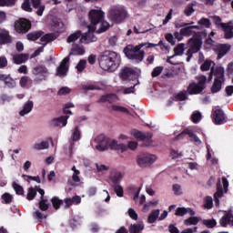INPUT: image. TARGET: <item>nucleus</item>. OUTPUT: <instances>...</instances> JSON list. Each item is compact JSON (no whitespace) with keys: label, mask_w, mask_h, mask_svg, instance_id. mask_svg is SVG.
<instances>
[{"label":"nucleus","mask_w":233,"mask_h":233,"mask_svg":"<svg viewBox=\"0 0 233 233\" xmlns=\"http://www.w3.org/2000/svg\"><path fill=\"white\" fill-rule=\"evenodd\" d=\"M122 179L123 174H121V172H116L110 177V180L112 181L113 185H119Z\"/></svg>","instance_id":"37"},{"label":"nucleus","mask_w":233,"mask_h":233,"mask_svg":"<svg viewBox=\"0 0 233 233\" xmlns=\"http://www.w3.org/2000/svg\"><path fill=\"white\" fill-rule=\"evenodd\" d=\"M198 85H199V86L205 90V85L207 84V76H198Z\"/></svg>","instance_id":"59"},{"label":"nucleus","mask_w":233,"mask_h":233,"mask_svg":"<svg viewBox=\"0 0 233 233\" xmlns=\"http://www.w3.org/2000/svg\"><path fill=\"white\" fill-rule=\"evenodd\" d=\"M107 15L113 23H121L127 17V11L123 6L116 5L111 7Z\"/></svg>","instance_id":"5"},{"label":"nucleus","mask_w":233,"mask_h":233,"mask_svg":"<svg viewBox=\"0 0 233 233\" xmlns=\"http://www.w3.org/2000/svg\"><path fill=\"white\" fill-rule=\"evenodd\" d=\"M93 32L94 31L89 30L88 33L82 35L80 42L85 43L86 45H88V43H96V41H97V36L95 35Z\"/></svg>","instance_id":"17"},{"label":"nucleus","mask_w":233,"mask_h":233,"mask_svg":"<svg viewBox=\"0 0 233 233\" xmlns=\"http://www.w3.org/2000/svg\"><path fill=\"white\" fill-rule=\"evenodd\" d=\"M187 96L188 91H182L176 96V99L178 101H185L186 99H188Z\"/></svg>","instance_id":"54"},{"label":"nucleus","mask_w":233,"mask_h":233,"mask_svg":"<svg viewBox=\"0 0 233 233\" xmlns=\"http://www.w3.org/2000/svg\"><path fill=\"white\" fill-rule=\"evenodd\" d=\"M43 35V32L42 31H35L33 33H29L27 35V39L29 41H37V39H39V37H41Z\"/></svg>","instance_id":"40"},{"label":"nucleus","mask_w":233,"mask_h":233,"mask_svg":"<svg viewBox=\"0 0 233 233\" xmlns=\"http://www.w3.org/2000/svg\"><path fill=\"white\" fill-rule=\"evenodd\" d=\"M219 225L221 227L228 225L233 227V214L230 211H225V215L219 219Z\"/></svg>","instance_id":"15"},{"label":"nucleus","mask_w":233,"mask_h":233,"mask_svg":"<svg viewBox=\"0 0 233 233\" xmlns=\"http://www.w3.org/2000/svg\"><path fill=\"white\" fill-rule=\"evenodd\" d=\"M36 194H37L36 187H29L27 190L26 199H28V201H32V199H34V198H35Z\"/></svg>","instance_id":"43"},{"label":"nucleus","mask_w":233,"mask_h":233,"mask_svg":"<svg viewBox=\"0 0 233 233\" xmlns=\"http://www.w3.org/2000/svg\"><path fill=\"white\" fill-rule=\"evenodd\" d=\"M108 148L111 150H120V152H126L128 150V147L123 143L117 144L116 140L108 138Z\"/></svg>","instance_id":"14"},{"label":"nucleus","mask_w":233,"mask_h":233,"mask_svg":"<svg viewBox=\"0 0 233 233\" xmlns=\"http://www.w3.org/2000/svg\"><path fill=\"white\" fill-rule=\"evenodd\" d=\"M198 223H199V218H198V217H190L187 219L184 220V224L187 226L198 225Z\"/></svg>","instance_id":"46"},{"label":"nucleus","mask_w":233,"mask_h":233,"mask_svg":"<svg viewBox=\"0 0 233 233\" xmlns=\"http://www.w3.org/2000/svg\"><path fill=\"white\" fill-rule=\"evenodd\" d=\"M133 136L136 139H140V141H147L150 143L152 140V133H143L141 131L135 130L133 131Z\"/></svg>","instance_id":"18"},{"label":"nucleus","mask_w":233,"mask_h":233,"mask_svg":"<svg viewBox=\"0 0 233 233\" xmlns=\"http://www.w3.org/2000/svg\"><path fill=\"white\" fill-rule=\"evenodd\" d=\"M79 37H83V33H81V31H76L67 37L66 43H76Z\"/></svg>","instance_id":"35"},{"label":"nucleus","mask_w":233,"mask_h":233,"mask_svg":"<svg viewBox=\"0 0 233 233\" xmlns=\"http://www.w3.org/2000/svg\"><path fill=\"white\" fill-rule=\"evenodd\" d=\"M50 143L48 141H42L40 143H36L34 146L35 150H45L49 148Z\"/></svg>","instance_id":"39"},{"label":"nucleus","mask_w":233,"mask_h":233,"mask_svg":"<svg viewBox=\"0 0 233 233\" xmlns=\"http://www.w3.org/2000/svg\"><path fill=\"white\" fill-rule=\"evenodd\" d=\"M13 188L15 192L18 194V196H23L25 194V189H23V187L15 182L13 183Z\"/></svg>","instance_id":"49"},{"label":"nucleus","mask_w":233,"mask_h":233,"mask_svg":"<svg viewBox=\"0 0 233 233\" xmlns=\"http://www.w3.org/2000/svg\"><path fill=\"white\" fill-rule=\"evenodd\" d=\"M13 61L15 65H22V63H26L28 61L27 54H16L13 56Z\"/></svg>","instance_id":"25"},{"label":"nucleus","mask_w":233,"mask_h":233,"mask_svg":"<svg viewBox=\"0 0 233 233\" xmlns=\"http://www.w3.org/2000/svg\"><path fill=\"white\" fill-rule=\"evenodd\" d=\"M34 8H37L36 14L37 15H43V12H45V5H41V0H31Z\"/></svg>","instance_id":"33"},{"label":"nucleus","mask_w":233,"mask_h":233,"mask_svg":"<svg viewBox=\"0 0 233 233\" xmlns=\"http://www.w3.org/2000/svg\"><path fill=\"white\" fill-rule=\"evenodd\" d=\"M94 141L96 143V149L98 152H105V150L108 149V138L105 135L96 136Z\"/></svg>","instance_id":"8"},{"label":"nucleus","mask_w":233,"mask_h":233,"mask_svg":"<svg viewBox=\"0 0 233 233\" xmlns=\"http://www.w3.org/2000/svg\"><path fill=\"white\" fill-rule=\"evenodd\" d=\"M159 212L160 210L159 209H155L153 210L148 218H147V221L148 223H156V219H157V218H159Z\"/></svg>","instance_id":"38"},{"label":"nucleus","mask_w":233,"mask_h":233,"mask_svg":"<svg viewBox=\"0 0 233 233\" xmlns=\"http://www.w3.org/2000/svg\"><path fill=\"white\" fill-rule=\"evenodd\" d=\"M223 197V187H221V180L217 183V192L214 194L215 203L219 205V198Z\"/></svg>","instance_id":"29"},{"label":"nucleus","mask_w":233,"mask_h":233,"mask_svg":"<svg viewBox=\"0 0 233 233\" xmlns=\"http://www.w3.org/2000/svg\"><path fill=\"white\" fill-rule=\"evenodd\" d=\"M214 66H216V64L212 60H206L200 66V69L202 72H208V70L210 68V79H212V76L214 75Z\"/></svg>","instance_id":"19"},{"label":"nucleus","mask_w":233,"mask_h":233,"mask_svg":"<svg viewBox=\"0 0 233 233\" xmlns=\"http://www.w3.org/2000/svg\"><path fill=\"white\" fill-rule=\"evenodd\" d=\"M50 208V204L48 203V199L41 198L39 201V208L40 210L46 211Z\"/></svg>","instance_id":"42"},{"label":"nucleus","mask_w":233,"mask_h":233,"mask_svg":"<svg viewBox=\"0 0 233 233\" xmlns=\"http://www.w3.org/2000/svg\"><path fill=\"white\" fill-rule=\"evenodd\" d=\"M32 28V24L25 18H21L15 23V30L17 34H26Z\"/></svg>","instance_id":"7"},{"label":"nucleus","mask_w":233,"mask_h":233,"mask_svg":"<svg viewBox=\"0 0 233 233\" xmlns=\"http://www.w3.org/2000/svg\"><path fill=\"white\" fill-rule=\"evenodd\" d=\"M212 119L215 125H223L224 123H227V116H225V112L221 109L213 111Z\"/></svg>","instance_id":"11"},{"label":"nucleus","mask_w":233,"mask_h":233,"mask_svg":"<svg viewBox=\"0 0 233 233\" xmlns=\"http://www.w3.org/2000/svg\"><path fill=\"white\" fill-rule=\"evenodd\" d=\"M223 83H225V80L215 79L211 86L212 94H218L221 90Z\"/></svg>","instance_id":"31"},{"label":"nucleus","mask_w":233,"mask_h":233,"mask_svg":"<svg viewBox=\"0 0 233 233\" xmlns=\"http://www.w3.org/2000/svg\"><path fill=\"white\" fill-rule=\"evenodd\" d=\"M202 223L203 225L208 227V228H214V227L218 225V222H216V219H204Z\"/></svg>","instance_id":"50"},{"label":"nucleus","mask_w":233,"mask_h":233,"mask_svg":"<svg viewBox=\"0 0 233 233\" xmlns=\"http://www.w3.org/2000/svg\"><path fill=\"white\" fill-rule=\"evenodd\" d=\"M193 12H196V10L194 9V3L188 4L184 10L185 15H187V17H190Z\"/></svg>","instance_id":"47"},{"label":"nucleus","mask_w":233,"mask_h":233,"mask_svg":"<svg viewBox=\"0 0 233 233\" xmlns=\"http://www.w3.org/2000/svg\"><path fill=\"white\" fill-rule=\"evenodd\" d=\"M70 116H62L52 120L53 127H66Z\"/></svg>","instance_id":"22"},{"label":"nucleus","mask_w":233,"mask_h":233,"mask_svg":"<svg viewBox=\"0 0 233 233\" xmlns=\"http://www.w3.org/2000/svg\"><path fill=\"white\" fill-rule=\"evenodd\" d=\"M113 188L118 198H123V187L119 186V184H116L113 186Z\"/></svg>","instance_id":"55"},{"label":"nucleus","mask_w":233,"mask_h":233,"mask_svg":"<svg viewBox=\"0 0 233 233\" xmlns=\"http://www.w3.org/2000/svg\"><path fill=\"white\" fill-rule=\"evenodd\" d=\"M163 46V41L160 40L158 44H152V43H142L138 46H128L127 47V51L126 52V56L128 59H133L136 63H141L145 57V51H141L143 46H147V48H156V46Z\"/></svg>","instance_id":"3"},{"label":"nucleus","mask_w":233,"mask_h":233,"mask_svg":"<svg viewBox=\"0 0 233 233\" xmlns=\"http://www.w3.org/2000/svg\"><path fill=\"white\" fill-rule=\"evenodd\" d=\"M85 54V47L79 45H73L71 48V53L69 56H84Z\"/></svg>","instance_id":"28"},{"label":"nucleus","mask_w":233,"mask_h":233,"mask_svg":"<svg viewBox=\"0 0 233 233\" xmlns=\"http://www.w3.org/2000/svg\"><path fill=\"white\" fill-rule=\"evenodd\" d=\"M201 39L197 36H193L191 39H189V49L187 51L186 56L187 63L192 59V56L194 54H198V51L201 49Z\"/></svg>","instance_id":"6"},{"label":"nucleus","mask_w":233,"mask_h":233,"mask_svg":"<svg viewBox=\"0 0 233 233\" xmlns=\"http://www.w3.org/2000/svg\"><path fill=\"white\" fill-rule=\"evenodd\" d=\"M70 92H72V89H70L69 87H62L58 90L57 95L58 96H66L67 94H70Z\"/></svg>","instance_id":"63"},{"label":"nucleus","mask_w":233,"mask_h":233,"mask_svg":"<svg viewBox=\"0 0 233 233\" xmlns=\"http://www.w3.org/2000/svg\"><path fill=\"white\" fill-rule=\"evenodd\" d=\"M175 214L176 216H186V214H189V216H195L196 212L190 208H177Z\"/></svg>","instance_id":"27"},{"label":"nucleus","mask_w":233,"mask_h":233,"mask_svg":"<svg viewBox=\"0 0 233 233\" xmlns=\"http://www.w3.org/2000/svg\"><path fill=\"white\" fill-rule=\"evenodd\" d=\"M132 76H136V71H134V69L126 67L122 70L121 77L125 81H127V79H130V77H132Z\"/></svg>","instance_id":"30"},{"label":"nucleus","mask_w":233,"mask_h":233,"mask_svg":"<svg viewBox=\"0 0 233 233\" xmlns=\"http://www.w3.org/2000/svg\"><path fill=\"white\" fill-rule=\"evenodd\" d=\"M86 68V60L85 59L80 60L76 66V69L79 73L83 72V70H85Z\"/></svg>","instance_id":"51"},{"label":"nucleus","mask_w":233,"mask_h":233,"mask_svg":"<svg viewBox=\"0 0 233 233\" xmlns=\"http://www.w3.org/2000/svg\"><path fill=\"white\" fill-rule=\"evenodd\" d=\"M143 228H145V226L143 225V223L133 224L129 227V232L130 233H141L143 231Z\"/></svg>","instance_id":"36"},{"label":"nucleus","mask_w":233,"mask_h":233,"mask_svg":"<svg viewBox=\"0 0 233 233\" xmlns=\"http://www.w3.org/2000/svg\"><path fill=\"white\" fill-rule=\"evenodd\" d=\"M203 90V87H201L198 84H196L195 82L189 84L187 86V93L190 94V96L201 94Z\"/></svg>","instance_id":"21"},{"label":"nucleus","mask_w":233,"mask_h":233,"mask_svg":"<svg viewBox=\"0 0 233 233\" xmlns=\"http://www.w3.org/2000/svg\"><path fill=\"white\" fill-rule=\"evenodd\" d=\"M232 46L229 44H218L213 47L215 54L218 56V59H221L227 56L228 52H230Z\"/></svg>","instance_id":"9"},{"label":"nucleus","mask_w":233,"mask_h":233,"mask_svg":"<svg viewBox=\"0 0 233 233\" xmlns=\"http://www.w3.org/2000/svg\"><path fill=\"white\" fill-rule=\"evenodd\" d=\"M72 139L73 141H79L81 139V131L77 126L73 130Z\"/></svg>","instance_id":"45"},{"label":"nucleus","mask_w":233,"mask_h":233,"mask_svg":"<svg viewBox=\"0 0 233 233\" xmlns=\"http://www.w3.org/2000/svg\"><path fill=\"white\" fill-rule=\"evenodd\" d=\"M172 190L175 196H181V194H183V189L181 188V185L179 184L173 185Z\"/></svg>","instance_id":"53"},{"label":"nucleus","mask_w":233,"mask_h":233,"mask_svg":"<svg viewBox=\"0 0 233 233\" xmlns=\"http://www.w3.org/2000/svg\"><path fill=\"white\" fill-rule=\"evenodd\" d=\"M70 61V56H66L65 59L62 60L60 66L56 69V76L60 77H64L66 76V72H68V63Z\"/></svg>","instance_id":"13"},{"label":"nucleus","mask_w":233,"mask_h":233,"mask_svg":"<svg viewBox=\"0 0 233 233\" xmlns=\"http://www.w3.org/2000/svg\"><path fill=\"white\" fill-rule=\"evenodd\" d=\"M111 110H113L114 112H122L123 114H128V109L121 106L113 105L111 106Z\"/></svg>","instance_id":"52"},{"label":"nucleus","mask_w":233,"mask_h":233,"mask_svg":"<svg viewBox=\"0 0 233 233\" xmlns=\"http://www.w3.org/2000/svg\"><path fill=\"white\" fill-rule=\"evenodd\" d=\"M194 28L196 30H198V29H199V26H198V25L187 26V27L180 29V33L182 34V35L190 36V35H192V34H194Z\"/></svg>","instance_id":"32"},{"label":"nucleus","mask_w":233,"mask_h":233,"mask_svg":"<svg viewBox=\"0 0 233 233\" xmlns=\"http://www.w3.org/2000/svg\"><path fill=\"white\" fill-rule=\"evenodd\" d=\"M51 202L56 210H57L61 207V205H63V200L59 199L57 197H54L51 199Z\"/></svg>","instance_id":"48"},{"label":"nucleus","mask_w":233,"mask_h":233,"mask_svg":"<svg viewBox=\"0 0 233 233\" xmlns=\"http://www.w3.org/2000/svg\"><path fill=\"white\" fill-rule=\"evenodd\" d=\"M191 119L193 123H199V121H201V113L195 111L191 116Z\"/></svg>","instance_id":"57"},{"label":"nucleus","mask_w":233,"mask_h":233,"mask_svg":"<svg viewBox=\"0 0 233 233\" xmlns=\"http://www.w3.org/2000/svg\"><path fill=\"white\" fill-rule=\"evenodd\" d=\"M156 159H157V157L155 155H141L137 157V164L142 168H145V167H147V165H152Z\"/></svg>","instance_id":"10"},{"label":"nucleus","mask_w":233,"mask_h":233,"mask_svg":"<svg viewBox=\"0 0 233 233\" xmlns=\"http://www.w3.org/2000/svg\"><path fill=\"white\" fill-rule=\"evenodd\" d=\"M161 72H163V66H157L152 71L151 76H152V77H157L158 76L161 75Z\"/></svg>","instance_id":"62"},{"label":"nucleus","mask_w":233,"mask_h":233,"mask_svg":"<svg viewBox=\"0 0 233 233\" xmlns=\"http://www.w3.org/2000/svg\"><path fill=\"white\" fill-rule=\"evenodd\" d=\"M31 74L35 77V83H41L42 81H46V79H48L50 73L48 72V68H46L45 66L38 65L31 69Z\"/></svg>","instance_id":"4"},{"label":"nucleus","mask_w":233,"mask_h":233,"mask_svg":"<svg viewBox=\"0 0 233 233\" xmlns=\"http://www.w3.org/2000/svg\"><path fill=\"white\" fill-rule=\"evenodd\" d=\"M5 84L9 88H15V80H14V78H11L10 75H8V76L5 78Z\"/></svg>","instance_id":"56"},{"label":"nucleus","mask_w":233,"mask_h":233,"mask_svg":"<svg viewBox=\"0 0 233 233\" xmlns=\"http://www.w3.org/2000/svg\"><path fill=\"white\" fill-rule=\"evenodd\" d=\"M157 205H159V200L158 199H153L149 203L144 205V210H148L150 207H157Z\"/></svg>","instance_id":"58"},{"label":"nucleus","mask_w":233,"mask_h":233,"mask_svg":"<svg viewBox=\"0 0 233 233\" xmlns=\"http://www.w3.org/2000/svg\"><path fill=\"white\" fill-rule=\"evenodd\" d=\"M216 76L215 79H218L219 81H225V69L221 66L217 67L213 73Z\"/></svg>","instance_id":"34"},{"label":"nucleus","mask_w":233,"mask_h":233,"mask_svg":"<svg viewBox=\"0 0 233 233\" xmlns=\"http://www.w3.org/2000/svg\"><path fill=\"white\" fill-rule=\"evenodd\" d=\"M175 55H173L175 57L176 56H181L185 52V44H178L174 48Z\"/></svg>","instance_id":"44"},{"label":"nucleus","mask_w":233,"mask_h":233,"mask_svg":"<svg viewBox=\"0 0 233 233\" xmlns=\"http://www.w3.org/2000/svg\"><path fill=\"white\" fill-rule=\"evenodd\" d=\"M22 8L25 12H32V5H30V0H25L22 5Z\"/></svg>","instance_id":"61"},{"label":"nucleus","mask_w":233,"mask_h":233,"mask_svg":"<svg viewBox=\"0 0 233 233\" xmlns=\"http://www.w3.org/2000/svg\"><path fill=\"white\" fill-rule=\"evenodd\" d=\"M10 43H12L10 32L6 29H0V45H10Z\"/></svg>","instance_id":"16"},{"label":"nucleus","mask_w":233,"mask_h":233,"mask_svg":"<svg viewBox=\"0 0 233 233\" xmlns=\"http://www.w3.org/2000/svg\"><path fill=\"white\" fill-rule=\"evenodd\" d=\"M116 101H117V96H116L115 94H107L102 96L98 100V103H114Z\"/></svg>","instance_id":"26"},{"label":"nucleus","mask_w":233,"mask_h":233,"mask_svg":"<svg viewBox=\"0 0 233 233\" xmlns=\"http://www.w3.org/2000/svg\"><path fill=\"white\" fill-rule=\"evenodd\" d=\"M105 19V13L99 9H92L89 12V21L90 25L87 26L88 30L91 32H96V34H103L110 28V24Z\"/></svg>","instance_id":"1"},{"label":"nucleus","mask_w":233,"mask_h":233,"mask_svg":"<svg viewBox=\"0 0 233 233\" xmlns=\"http://www.w3.org/2000/svg\"><path fill=\"white\" fill-rule=\"evenodd\" d=\"M34 108V101L29 100L24 106L23 109L19 112V116L25 117V116L30 114Z\"/></svg>","instance_id":"23"},{"label":"nucleus","mask_w":233,"mask_h":233,"mask_svg":"<svg viewBox=\"0 0 233 233\" xmlns=\"http://www.w3.org/2000/svg\"><path fill=\"white\" fill-rule=\"evenodd\" d=\"M220 26H221V28L224 29L225 38L226 39H232V37H233V25H232V23H229V24L221 23Z\"/></svg>","instance_id":"20"},{"label":"nucleus","mask_w":233,"mask_h":233,"mask_svg":"<svg viewBox=\"0 0 233 233\" xmlns=\"http://www.w3.org/2000/svg\"><path fill=\"white\" fill-rule=\"evenodd\" d=\"M213 206H214V203L212 200V197H206V198H205L206 208H212Z\"/></svg>","instance_id":"64"},{"label":"nucleus","mask_w":233,"mask_h":233,"mask_svg":"<svg viewBox=\"0 0 233 233\" xmlns=\"http://www.w3.org/2000/svg\"><path fill=\"white\" fill-rule=\"evenodd\" d=\"M29 85L30 86H32V80L30 77L25 76L20 78V86L22 88H25V86Z\"/></svg>","instance_id":"41"},{"label":"nucleus","mask_w":233,"mask_h":233,"mask_svg":"<svg viewBox=\"0 0 233 233\" xmlns=\"http://www.w3.org/2000/svg\"><path fill=\"white\" fill-rule=\"evenodd\" d=\"M99 66L102 70L115 72L121 64V56L114 51H106L98 59Z\"/></svg>","instance_id":"2"},{"label":"nucleus","mask_w":233,"mask_h":233,"mask_svg":"<svg viewBox=\"0 0 233 233\" xmlns=\"http://www.w3.org/2000/svg\"><path fill=\"white\" fill-rule=\"evenodd\" d=\"M185 135L189 136V137H190L192 143H194V145H201V139H199V137H198V136H196V134H194V132H192V130H190V129L184 130L182 133H180L178 136H177V137L175 139H183Z\"/></svg>","instance_id":"12"},{"label":"nucleus","mask_w":233,"mask_h":233,"mask_svg":"<svg viewBox=\"0 0 233 233\" xmlns=\"http://www.w3.org/2000/svg\"><path fill=\"white\" fill-rule=\"evenodd\" d=\"M56 39H57V36L56 35V34L49 33L43 35L40 41L44 46H46L48 43H52V41H56Z\"/></svg>","instance_id":"24"},{"label":"nucleus","mask_w":233,"mask_h":233,"mask_svg":"<svg viewBox=\"0 0 233 233\" xmlns=\"http://www.w3.org/2000/svg\"><path fill=\"white\" fill-rule=\"evenodd\" d=\"M2 199L5 201V203L10 204L12 203L14 197H12V195H10L9 193H5L4 195H2Z\"/></svg>","instance_id":"60"}]
</instances>
